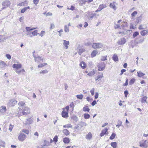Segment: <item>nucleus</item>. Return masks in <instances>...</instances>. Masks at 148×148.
<instances>
[{
    "label": "nucleus",
    "instance_id": "c9c22d12",
    "mask_svg": "<svg viewBox=\"0 0 148 148\" xmlns=\"http://www.w3.org/2000/svg\"><path fill=\"white\" fill-rule=\"evenodd\" d=\"M110 7L111 8L113 9L114 10H115L116 9V6L114 3H110Z\"/></svg>",
    "mask_w": 148,
    "mask_h": 148
},
{
    "label": "nucleus",
    "instance_id": "39448f33",
    "mask_svg": "<svg viewBox=\"0 0 148 148\" xmlns=\"http://www.w3.org/2000/svg\"><path fill=\"white\" fill-rule=\"evenodd\" d=\"M27 136L26 135L23 133H21L18 136V139L21 141H23L26 138Z\"/></svg>",
    "mask_w": 148,
    "mask_h": 148
},
{
    "label": "nucleus",
    "instance_id": "052dcab7",
    "mask_svg": "<svg viewBox=\"0 0 148 148\" xmlns=\"http://www.w3.org/2000/svg\"><path fill=\"white\" fill-rule=\"evenodd\" d=\"M94 88H92L90 91L91 94L92 96H93L94 94Z\"/></svg>",
    "mask_w": 148,
    "mask_h": 148
},
{
    "label": "nucleus",
    "instance_id": "bf43d9fd",
    "mask_svg": "<svg viewBox=\"0 0 148 148\" xmlns=\"http://www.w3.org/2000/svg\"><path fill=\"white\" fill-rule=\"evenodd\" d=\"M107 56H103L101 59V60L102 61H104L107 60Z\"/></svg>",
    "mask_w": 148,
    "mask_h": 148
},
{
    "label": "nucleus",
    "instance_id": "b1692460",
    "mask_svg": "<svg viewBox=\"0 0 148 148\" xmlns=\"http://www.w3.org/2000/svg\"><path fill=\"white\" fill-rule=\"evenodd\" d=\"M106 6L105 4H101L99 5L98 9L99 11H101L103 8H106Z\"/></svg>",
    "mask_w": 148,
    "mask_h": 148
},
{
    "label": "nucleus",
    "instance_id": "1a4fd4ad",
    "mask_svg": "<svg viewBox=\"0 0 148 148\" xmlns=\"http://www.w3.org/2000/svg\"><path fill=\"white\" fill-rule=\"evenodd\" d=\"M63 41V45L64 46L65 48L66 49H68L69 48L68 46L69 45V41H67L65 40H64Z\"/></svg>",
    "mask_w": 148,
    "mask_h": 148
},
{
    "label": "nucleus",
    "instance_id": "a211bd4d",
    "mask_svg": "<svg viewBox=\"0 0 148 148\" xmlns=\"http://www.w3.org/2000/svg\"><path fill=\"white\" fill-rule=\"evenodd\" d=\"M92 137V135L90 132H89L88 134L86 137V138L87 139L90 140L91 139Z\"/></svg>",
    "mask_w": 148,
    "mask_h": 148
},
{
    "label": "nucleus",
    "instance_id": "37998d69",
    "mask_svg": "<svg viewBox=\"0 0 148 148\" xmlns=\"http://www.w3.org/2000/svg\"><path fill=\"white\" fill-rule=\"evenodd\" d=\"M142 18L141 16V15L140 16L138 17L136 20V22L137 24L138 23L140 22L141 21V18Z\"/></svg>",
    "mask_w": 148,
    "mask_h": 148
},
{
    "label": "nucleus",
    "instance_id": "a18cd8bd",
    "mask_svg": "<svg viewBox=\"0 0 148 148\" xmlns=\"http://www.w3.org/2000/svg\"><path fill=\"white\" fill-rule=\"evenodd\" d=\"M116 136V134L114 133H113L110 137V139L111 140H113L114 139Z\"/></svg>",
    "mask_w": 148,
    "mask_h": 148
},
{
    "label": "nucleus",
    "instance_id": "473e14b6",
    "mask_svg": "<svg viewBox=\"0 0 148 148\" xmlns=\"http://www.w3.org/2000/svg\"><path fill=\"white\" fill-rule=\"evenodd\" d=\"M117 123L118 124L116 125V126L117 127L119 128L121 126H123L122 125V122L120 120H118Z\"/></svg>",
    "mask_w": 148,
    "mask_h": 148
},
{
    "label": "nucleus",
    "instance_id": "13d9d810",
    "mask_svg": "<svg viewBox=\"0 0 148 148\" xmlns=\"http://www.w3.org/2000/svg\"><path fill=\"white\" fill-rule=\"evenodd\" d=\"M70 106L71 108H73L72 110H73V108L74 107V105L73 103V102L71 103L70 104Z\"/></svg>",
    "mask_w": 148,
    "mask_h": 148
},
{
    "label": "nucleus",
    "instance_id": "a878e982",
    "mask_svg": "<svg viewBox=\"0 0 148 148\" xmlns=\"http://www.w3.org/2000/svg\"><path fill=\"white\" fill-rule=\"evenodd\" d=\"M37 28V27L31 28L29 27H26L25 28V29L28 32L30 31H32L35 29H36Z\"/></svg>",
    "mask_w": 148,
    "mask_h": 148
},
{
    "label": "nucleus",
    "instance_id": "0e129e2a",
    "mask_svg": "<svg viewBox=\"0 0 148 148\" xmlns=\"http://www.w3.org/2000/svg\"><path fill=\"white\" fill-rule=\"evenodd\" d=\"M128 85V80L127 79H126L125 82L123 84V86H127Z\"/></svg>",
    "mask_w": 148,
    "mask_h": 148
},
{
    "label": "nucleus",
    "instance_id": "9d476101",
    "mask_svg": "<svg viewBox=\"0 0 148 148\" xmlns=\"http://www.w3.org/2000/svg\"><path fill=\"white\" fill-rule=\"evenodd\" d=\"M12 67L16 69H18L21 68L22 67V65L20 64H14L12 65Z\"/></svg>",
    "mask_w": 148,
    "mask_h": 148
},
{
    "label": "nucleus",
    "instance_id": "bb28decb",
    "mask_svg": "<svg viewBox=\"0 0 148 148\" xmlns=\"http://www.w3.org/2000/svg\"><path fill=\"white\" fill-rule=\"evenodd\" d=\"M103 75L102 73L100 75H98L97 77V78L95 79L96 80H98L99 81L100 80L101 78L103 77Z\"/></svg>",
    "mask_w": 148,
    "mask_h": 148
},
{
    "label": "nucleus",
    "instance_id": "774afa93",
    "mask_svg": "<svg viewBox=\"0 0 148 148\" xmlns=\"http://www.w3.org/2000/svg\"><path fill=\"white\" fill-rule=\"evenodd\" d=\"M114 27L115 29L121 28L120 25L118 24L115 25L114 26Z\"/></svg>",
    "mask_w": 148,
    "mask_h": 148
},
{
    "label": "nucleus",
    "instance_id": "4be33fe9",
    "mask_svg": "<svg viewBox=\"0 0 148 148\" xmlns=\"http://www.w3.org/2000/svg\"><path fill=\"white\" fill-rule=\"evenodd\" d=\"M6 64L3 61H1L0 62V66L1 68L3 69L6 66Z\"/></svg>",
    "mask_w": 148,
    "mask_h": 148
},
{
    "label": "nucleus",
    "instance_id": "c85d7f7f",
    "mask_svg": "<svg viewBox=\"0 0 148 148\" xmlns=\"http://www.w3.org/2000/svg\"><path fill=\"white\" fill-rule=\"evenodd\" d=\"M112 59L115 62L118 61V58L116 54H115L112 57Z\"/></svg>",
    "mask_w": 148,
    "mask_h": 148
},
{
    "label": "nucleus",
    "instance_id": "09e8293b",
    "mask_svg": "<svg viewBox=\"0 0 148 148\" xmlns=\"http://www.w3.org/2000/svg\"><path fill=\"white\" fill-rule=\"evenodd\" d=\"M76 97L77 99H82L83 97V95L82 94L77 95L76 96Z\"/></svg>",
    "mask_w": 148,
    "mask_h": 148
},
{
    "label": "nucleus",
    "instance_id": "ddd939ff",
    "mask_svg": "<svg viewBox=\"0 0 148 148\" xmlns=\"http://www.w3.org/2000/svg\"><path fill=\"white\" fill-rule=\"evenodd\" d=\"M62 117L67 118L68 116V114L67 112L63 111L62 112Z\"/></svg>",
    "mask_w": 148,
    "mask_h": 148
},
{
    "label": "nucleus",
    "instance_id": "c756f323",
    "mask_svg": "<svg viewBox=\"0 0 148 148\" xmlns=\"http://www.w3.org/2000/svg\"><path fill=\"white\" fill-rule=\"evenodd\" d=\"M63 141L65 143H69L70 142V139L68 138L65 137L63 138Z\"/></svg>",
    "mask_w": 148,
    "mask_h": 148
},
{
    "label": "nucleus",
    "instance_id": "f8f14e48",
    "mask_svg": "<svg viewBox=\"0 0 148 148\" xmlns=\"http://www.w3.org/2000/svg\"><path fill=\"white\" fill-rule=\"evenodd\" d=\"M32 119L31 118H29L26 119L25 124L26 125H29L32 123Z\"/></svg>",
    "mask_w": 148,
    "mask_h": 148
},
{
    "label": "nucleus",
    "instance_id": "dca6fc26",
    "mask_svg": "<svg viewBox=\"0 0 148 148\" xmlns=\"http://www.w3.org/2000/svg\"><path fill=\"white\" fill-rule=\"evenodd\" d=\"M147 97L145 96L141 98V101L142 103H147Z\"/></svg>",
    "mask_w": 148,
    "mask_h": 148
},
{
    "label": "nucleus",
    "instance_id": "5701e85b",
    "mask_svg": "<svg viewBox=\"0 0 148 148\" xmlns=\"http://www.w3.org/2000/svg\"><path fill=\"white\" fill-rule=\"evenodd\" d=\"M137 76L138 77H142L145 75V74L143 73L142 72L139 71L137 72Z\"/></svg>",
    "mask_w": 148,
    "mask_h": 148
},
{
    "label": "nucleus",
    "instance_id": "4468645a",
    "mask_svg": "<svg viewBox=\"0 0 148 148\" xmlns=\"http://www.w3.org/2000/svg\"><path fill=\"white\" fill-rule=\"evenodd\" d=\"M137 39H138L137 38H136L135 40V42L137 44L143 42L144 40V38H141L139 40H138Z\"/></svg>",
    "mask_w": 148,
    "mask_h": 148
},
{
    "label": "nucleus",
    "instance_id": "6e6d98bb",
    "mask_svg": "<svg viewBox=\"0 0 148 148\" xmlns=\"http://www.w3.org/2000/svg\"><path fill=\"white\" fill-rule=\"evenodd\" d=\"M137 14V12L136 11H134L131 14V16L133 18L135 16V15Z\"/></svg>",
    "mask_w": 148,
    "mask_h": 148
},
{
    "label": "nucleus",
    "instance_id": "0eeeda50",
    "mask_svg": "<svg viewBox=\"0 0 148 148\" xmlns=\"http://www.w3.org/2000/svg\"><path fill=\"white\" fill-rule=\"evenodd\" d=\"M126 42V40L125 38H121L119 40L117 43L119 45H123Z\"/></svg>",
    "mask_w": 148,
    "mask_h": 148
},
{
    "label": "nucleus",
    "instance_id": "412c9836",
    "mask_svg": "<svg viewBox=\"0 0 148 148\" xmlns=\"http://www.w3.org/2000/svg\"><path fill=\"white\" fill-rule=\"evenodd\" d=\"M85 51V50L84 48H81L78 49V53L79 55H81L82 53Z\"/></svg>",
    "mask_w": 148,
    "mask_h": 148
},
{
    "label": "nucleus",
    "instance_id": "4c0bfd02",
    "mask_svg": "<svg viewBox=\"0 0 148 148\" xmlns=\"http://www.w3.org/2000/svg\"><path fill=\"white\" fill-rule=\"evenodd\" d=\"M84 118L86 119H88L90 117V115L87 113L84 114Z\"/></svg>",
    "mask_w": 148,
    "mask_h": 148
},
{
    "label": "nucleus",
    "instance_id": "f704fd0d",
    "mask_svg": "<svg viewBox=\"0 0 148 148\" xmlns=\"http://www.w3.org/2000/svg\"><path fill=\"white\" fill-rule=\"evenodd\" d=\"M110 145L113 148H116L117 143L116 142H112L111 143Z\"/></svg>",
    "mask_w": 148,
    "mask_h": 148
},
{
    "label": "nucleus",
    "instance_id": "f257e3e1",
    "mask_svg": "<svg viewBox=\"0 0 148 148\" xmlns=\"http://www.w3.org/2000/svg\"><path fill=\"white\" fill-rule=\"evenodd\" d=\"M22 113L24 115H26L30 113V109L27 107H22Z\"/></svg>",
    "mask_w": 148,
    "mask_h": 148
},
{
    "label": "nucleus",
    "instance_id": "e2e57ef3",
    "mask_svg": "<svg viewBox=\"0 0 148 148\" xmlns=\"http://www.w3.org/2000/svg\"><path fill=\"white\" fill-rule=\"evenodd\" d=\"M45 31H42L41 33H40L39 34L41 37H42L44 36V34H45Z\"/></svg>",
    "mask_w": 148,
    "mask_h": 148
},
{
    "label": "nucleus",
    "instance_id": "3c124183",
    "mask_svg": "<svg viewBox=\"0 0 148 148\" xmlns=\"http://www.w3.org/2000/svg\"><path fill=\"white\" fill-rule=\"evenodd\" d=\"M47 64L46 63H43V64H40L39 65L38 67L39 68H42L45 66Z\"/></svg>",
    "mask_w": 148,
    "mask_h": 148
},
{
    "label": "nucleus",
    "instance_id": "58836bf2",
    "mask_svg": "<svg viewBox=\"0 0 148 148\" xmlns=\"http://www.w3.org/2000/svg\"><path fill=\"white\" fill-rule=\"evenodd\" d=\"M48 71L46 69L43 71H41L40 72V74H42L43 75H44L45 74L48 73Z\"/></svg>",
    "mask_w": 148,
    "mask_h": 148
},
{
    "label": "nucleus",
    "instance_id": "864d4df0",
    "mask_svg": "<svg viewBox=\"0 0 148 148\" xmlns=\"http://www.w3.org/2000/svg\"><path fill=\"white\" fill-rule=\"evenodd\" d=\"M139 34V32H134L133 34V37L135 38Z\"/></svg>",
    "mask_w": 148,
    "mask_h": 148
},
{
    "label": "nucleus",
    "instance_id": "2f4dec72",
    "mask_svg": "<svg viewBox=\"0 0 148 148\" xmlns=\"http://www.w3.org/2000/svg\"><path fill=\"white\" fill-rule=\"evenodd\" d=\"M83 110L84 112H89L90 109L88 106H86L83 108Z\"/></svg>",
    "mask_w": 148,
    "mask_h": 148
},
{
    "label": "nucleus",
    "instance_id": "a19ab883",
    "mask_svg": "<svg viewBox=\"0 0 148 148\" xmlns=\"http://www.w3.org/2000/svg\"><path fill=\"white\" fill-rule=\"evenodd\" d=\"M79 125L82 127L84 126H86L87 125L85 122H81L80 123Z\"/></svg>",
    "mask_w": 148,
    "mask_h": 148
},
{
    "label": "nucleus",
    "instance_id": "e433bc0d",
    "mask_svg": "<svg viewBox=\"0 0 148 148\" xmlns=\"http://www.w3.org/2000/svg\"><path fill=\"white\" fill-rule=\"evenodd\" d=\"M15 72L17 74H20L21 73L25 72V70L24 69H22V70H19V71H18V70H16V71H15Z\"/></svg>",
    "mask_w": 148,
    "mask_h": 148
},
{
    "label": "nucleus",
    "instance_id": "603ef678",
    "mask_svg": "<svg viewBox=\"0 0 148 148\" xmlns=\"http://www.w3.org/2000/svg\"><path fill=\"white\" fill-rule=\"evenodd\" d=\"M95 73V72L94 71H93L89 72L87 75L89 76H92L94 75Z\"/></svg>",
    "mask_w": 148,
    "mask_h": 148
},
{
    "label": "nucleus",
    "instance_id": "72a5a7b5",
    "mask_svg": "<svg viewBox=\"0 0 148 148\" xmlns=\"http://www.w3.org/2000/svg\"><path fill=\"white\" fill-rule=\"evenodd\" d=\"M63 127L64 128H72V126L70 124H67V125H64L63 126Z\"/></svg>",
    "mask_w": 148,
    "mask_h": 148
},
{
    "label": "nucleus",
    "instance_id": "49530a36",
    "mask_svg": "<svg viewBox=\"0 0 148 148\" xmlns=\"http://www.w3.org/2000/svg\"><path fill=\"white\" fill-rule=\"evenodd\" d=\"M69 27L66 25H65L64 26V31L65 32H69Z\"/></svg>",
    "mask_w": 148,
    "mask_h": 148
},
{
    "label": "nucleus",
    "instance_id": "f03ea898",
    "mask_svg": "<svg viewBox=\"0 0 148 148\" xmlns=\"http://www.w3.org/2000/svg\"><path fill=\"white\" fill-rule=\"evenodd\" d=\"M103 46V44L101 43H94L92 47L94 49H99Z\"/></svg>",
    "mask_w": 148,
    "mask_h": 148
},
{
    "label": "nucleus",
    "instance_id": "f3484780",
    "mask_svg": "<svg viewBox=\"0 0 148 148\" xmlns=\"http://www.w3.org/2000/svg\"><path fill=\"white\" fill-rule=\"evenodd\" d=\"M99 16V14L97 15L96 13H92L90 14V16L88 17V18L90 19H92L94 17H97L96 16Z\"/></svg>",
    "mask_w": 148,
    "mask_h": 148
},
{
    "label": "nucleus",
    "instance_id": "69168bd1",
    "mask_svg": "<svg viewBox=\"0 0 148 148\" xmlns=\"http://www.w3.org/2000/svg\"><path fill=\"white\" fill-rule=\"evenodd\" d=\"M55 26L54 25L53 23H51V24L50 29H52L54 28H55Z\"/></svg>",
    "mask_w": 148,
    "mask_h": 148
},
{
    "label": "nucleus",
    "instance_id": "9b49d317",
    "mask_svg": "<svg viewBox=\"0 0 148 148\" xmlns=\"http://www.w3.org/2000/svg\"><path fill=\"white\" fill-rule=\"evenodd\" d=\"M108 131V129L106 128L104 130H102L101 133L100 134V136L101 137L103 136Z\"/></svg>",
    "mask_w": 148,
    "mask_h": 148
},
{
    "label": "nucleus",
    "instance_id": "5fc2aeb1",
    "mask_svg": "<svg viewBox=\"0 0 148 148\" xmlns=\"http://www.w3.org/2000/svg\"><path fill=\"white\" fill-rule=\"evenodd\" d=\"M58 138L57 136H55L53 138V141L55 143L57 142L58 141Z\"/></svg>",
    "mask_w": 148,
    "mask_h": 148
},
{
    "label": "nucleus",
    "instance_id": "2eb2a0df",
    "mask_svg": "<svg viewBox=\"0 0 148 148\" xmlns=\"http://www.w3.org/2000/svg\"><path fill=\"white\" fill-rule=\"evenodd\" d=\"M7 110L6 107L5 106H1L0 108V112L1 113H4Z\"/></svg>",
    "mask_w": 148,
    "mask_h": 148
},
{
    "label": "nucleus",
    "instance_id": "338daca9",
    "mask_svg": "<svg viewBox=\"0 0 148 148\" xmlns=\"http://www.w3.org/2000/svg\"><path fill=\"white\" fill-rule=\"evenodd\" d=\"M99 93L98 92H96L95 96V99H97L98 97Z\"/></svg>",
    "mask_w": 148,
    "mask_h": 148
},
{
    "label": "nucleus",
    "instance_id": "8fccbe9b",
    "mask_svg": "<svg viewBox=\"0 0 148 148\" xmlns=\"http://www.w3.org/2000/svg\"><path fill=\"white\" fill-rule=\"evenodd\" d=\"M38 31L37 30H35L32 32V34L34 36H37L38 34H39V33H37Z\"/></svg>",
    "mask_w": 148,
    "mask_h": 148
},
{
    "label": "nucleus",
    "instance_id": "de8ad7c7",
    "mask_svg": "<svg viewBox=\"0 0 148 148\" xmlns=\"http://www.w3.org/2000/svg\"><path fill=\"white\" fill-rule=\"evenodd\" d=\"M22 132H24L27 134H28L29 133V130L27 129H23L22 130Z\"/></svg>",
    "mask_w": 148,
    "mask_h": 148
},
{
    "label": "nucleus",
    "instance_id": "79ce46f5",
    "mask_svg": "<svg viewBox=\"0 0 148 148\" xmlns=\"http://www.w3.org/2000/svg\"><path fill=\"white\" fill-rule=\"evenodd\" d=\"M135 81V79L134 78L132 79L129 82L130 85H132L134 83Z\"/></svg>",
    "mask_w": 148,
    "mask_h": 148
},
{
    "label": "nucleus",
    "instance_id": "6ab92c4d",
    "mask_svg": "<svg viewBox=\"0 0 148 148\" xmlns=\"http://www.w3.org/2000/svg\"><path fill=\"white\" fill-rule=\"evenodd\" d=\"M148 33V30H143L140 32V34L142 36H144Z\"/></svg>",
    "mask_w": 148,
    "mask_h": 148
},
{
    "label": "nucleus",
    "instance_id": "423d86ee",
    "mask_svg": "<svg viewBox=\"0 0 148 148\" xmlns=\"http://www.w3.org/2000/svg\"><path fill=\"white\" fill-rule=\"evenodd\" d=\"M105 64L104 62L101 63L98 65V70L102 71L104 70L105 67Z\"/></svg>",
    "mask_w": 148,
    "mask_h": 148
},
{
    "label": "nucleus",
    "instance_id": "c03bdc74",
    "mask_svg": "<svg viewBox=\"0 0 148 148\" xmlns=\"http://www.w3.org/2000/svg\"><path fill=\"white\" fill-rule=\"evenodd\" d=\"M71 118L76 122H77L78 120V118L76 116H73Z\"/></svg>",
    "mask_w": 148,
    "mask_h": 148
},
{
    "label": "nucleus",
    "instance_id": "cd10ccee",
    "mask_svg": "<svg viewBox=\"0 0 148 148\" xmlns=\"http://www.w3.org/2000/svg\"><path fill=\"white\" fill-rule=\"evenodd\" d=\"M80 66L83 69L85 68L86 67V65L85 62L83 61L81 62L80 64Z\"/></svg>",
    "mask_w": 148,
    "mask_h": 148
},
{
    "label": "nucleus",
    "instance_id": "680f3d73",
    "mask_svg": "<svg viewBox=\"0 0 148 148\" xmlns=\"http://www.w3.org/2000/svg\"><path fill=\"white\" fill-rule=\"evenodd\" d=\"M44 143L46 146H48L49 145V141H47L45 140L44 141Z\"/></svg>",
    "mask_w": 148,
    "mask_h": 148
},
{
    "label": "nucleus",
    "instance_id": "6e6552de",
    "mask_svg": "<svg viewBox=\"0 0 148 148\" xmlns=\"http://www.w3.org/2000/svg\"><path fill=\"white\" fill-rule=\"evenodd\" d=\"M11 3L8 0L4 1L2 3V5L4 6L8 7L10 6Z\"/></svg>",
    "mask_w": 148,
    "mask_h": 148
},
{
    "label": "nucleus",
    "instance_id": "4d7b16f0",
    "mask_svg": "<svg viewBox=\"0 0 148 148\" xmlns=\"http://www.w3.org/2000/svg\"><path fill=\"white\" fill-rule=\"evenodd\" d=\"M18 104L19 106H21L22 107H25L24 105L25 104V103L22 102H21L18 103Z\"/></svg>",
    "mask_w": 148,
    "mask_h": 148
},
{
    "label": "nucleus",
    "instance_id": "393cba45",
    "mask_svg": "<svg viewBox=\"0 0 148 148\" xmlns=\"http://www.w3.org/2000/svg\"><path fill=\"white\" fill-rule=\"evenodd\" d=\"M86 1V0H79V4L80 5H83L85 4Z\"/></svg>",
    "mask_w": 148,
    "mask_h": 148
},
{
    "label": "nucleus",
    "instance_id": "ea45409f",
    "mask_svg": "<svg viewBox=\"0 0 148 148\" xmlns=\"http://www.w3.org/2000/svg\"><path fill=\"white\" fill-rule=\"evenodd\" d=\"M5 143L4 141H3L1 140L0 139V146L4 147H5Z\"/></svg>",
    "mask_w": 148,
    "mask_h": 148
},
{
    "label": "nucleus",
    "instance_id": "7ed1b4c3",
    "mask_svg": "<svg viewBox=\"0 0 148 148\" xmlns=\"http://www.w3.org/2000/svg\"><path fill=\"white\" fill-rule=\"evenodd\" d=\"M17 101L14 99H12L9 100L7 103V106L9 107H12L16 103Z\"/></svg>",
    "mask_w": 148,
    "mask_h": 148
},
{
    "label": "nucleus",
    "instance_id": "20e7f679",
    "mask_svg": "<svg viewBox=\"0 0 148 148\" xmlns=\"http://www.w3.org/2000/svg\"><path fill=\"white\" fill-rule=\"evenodd\" d=\"M33 56L34 58L35 62H37L38 63L40 62L41 61H43V58L40 57L39 56L36 57L35 55H33Z\"/></svg>",
    "mask_w": 148,
    "mask_h": 148
},
{
    "label": "nucleus",
    "instance_id": "7c9ffc66",
    "mask_svg": "<svg viewBox=\"0 0 148 148\" xmlns=\"http://www.w3.org/2000/svg\"><path fill=\"white\" fill-rule=\"evenodd\" d=\"M62 132L66 136H67L70 134V132H69V131L66 129L63 130H62Z\"/></svg>",
    "mask_w": 148,
    "mask_h": 148
},
{
    "label": "nucleus",
    "instance_id": "aec40b11",
    "mask_svg": "<svg viewBox=\"0 0 148 148\" xmlns=\"http://www.w3.org/2000/svg\"><path fill=\"white\" fill-rule=\"evenodd\" d=\"M98 53V51L97 50H93L91 53V56L92 57H94L96 56L97 54Z\"/></svg>",
    "mask_w": 148,
    "mask_h": 148
}]
</instances>
